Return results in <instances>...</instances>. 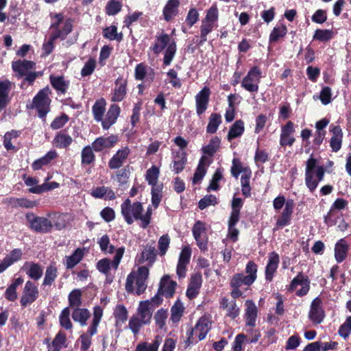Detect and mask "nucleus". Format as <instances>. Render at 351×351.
Masks as SVG:
<instances>
[{
    "label": "nucleus",
    "mask_w": 351,
    "mask_h": 351,
    "mask_svg": "<svg viewBox=\"0 0 351 351\" xmlns=\"http://www.w3.org/2000/svg\"><path fill=\"white\" fill-rule=\"evenodd\" d=\"M202 284V276L201 272L193 274L189 279L186 295L189 300H193L199 293Z\"/></svg>",
    "instance_id": "obj_14"
},
{
    "label": "nucleus",
    "mask_w": 351,
    "mask_h": 351,
    "mask_svg": "<svg viewBox=\"0 0 351 351\" xmlns=\"http://www.w3.org/2000/svg\"><path fill=\"white\" fill-rule=\"evenodd\" d=\"M160 175V169L155 165H152L148 169L145 173V180L149 185H155L158 183Z\"/></svg>",
    "instance_id": "obj_57"
},
{
    "label": "nucleus",
    "mask_w": 351,
    "mask_h": 351,
    "mask_svg": "<svg viewBox=\"0 0 351 351\" xmlns=\"http://www.w3.org/2000/svg\"><path fill=\"white\" fill-rule=\"evenodd\" d=\"M39 296L38 287L32 281L25 282L22 295L20 299L21 307L25 308L34 303Z\"/></svg>",
    "instance_id": "obj_7"
},
{
    "label": "nucleus",
    "mask_w": 351,
    "mask_h": 351,
    "mask_svg": "<svg viewBox=\"0 0 351 351\" xmlns=\"http://www.w3.org/2000/svg\"><path fill=\"white\" fill-rule=\"evenodd\" d=\"M170 36L166 33H162L156 38V41L152 47V50L155 54H159L171 43Z\"/></svg>",
    "instance_id": "obj_35"
},
{
    "label": "nucleus",
    "mask_w": 351,
    "mask_h": 351,
    "mask_svg": "<svg viewBox=\"0 0 351 351\" xmlns=\"http://www.w3.org/2000/svg\"><path fill=\"white\" fill-rule=\"evenodd\" d=\"M71 316L75 322H78L81 326H84L90 317V313L87 308L77 307L73 308Z\"/></svg>",
    "instance_id": "obj_32"
},
{
    "label": "nucleus",
    "mask_w": 351,
    "mask_h": 351,
    "mask_svg": "<svg viewBox=\"0 0 351 351\" xmlns=\"http://www.w3.org/2000/svg\"><path fill=\"white\" fill-rule=\"evenodd\" d=\"M206 224L202 221H197L193 225L192 232L197 245L202 252L208 250V238L206 236Z\"/></svg>",
    "instance_id": "obj_8"
},
{
    "label": "nucleus",
    "mask_w": 351,
    "mask_h": 351,
    "mask_svg": "<svg viewBox=\"0 0 351 351\" xmlns=\"http://www.w3.org/2000/svg\"><path fill=\"white\" fill-rule=\"evenodd\" d=\"M279 263V254L276 252H270L268 256V262L265 269L266 281L270 282L273 280L275 274L277 271Z\"/></svg>",
    "instance_id": "obj_17"
},
{
    "label": "nucleus",
    "mask_w": 351,
    "mask_h": 351,
    "mask_svg": "<svg viewBox=\"0 0 351 351\" xmlns=\"http://www.w3.org/2000/svg\"><path fill=\"white\" fill-rule=\"evenodd\" d=\"M245 304L246 306L244 315L245 326L254 328L256 326V320L258 314L257 307L252 300H247Z\"/></svg>",
    "instance_id": "obj_25"
},
{
    "label": "nucleus",
    "mask_w": 351,
    "mask_h": 351,
    "mask_svg": "<svg viewBox=\"0 0 351 351\" xmlns=\"http://www.w3.org/2000/svg\"><path fill=\"white\" fill-rule=\"evenodd\" d=\"M50 17L55 19V21L51 23L50 25L51 34H55L58 32H62L64 34V38L66 39L67 36L73 31V20L71 18H68L64 21V14L62 13H50Z\"/></svg>",
    "instance_id": "obj_3"
},
{
    "label": "nucleus",
    "mask_w": 351,
    "mask_h": 351,
    "mask_svg": "<svg viewBox=\"0 0 351 351\" xmlns=\"http://www.w3.org/2000/svg\"><path fill=\"white\" fill-rule=\"evenodd\" d=\"M348 205V202L343 198H337L334 203L332 204L330 210L327 213L326 215L324 216V222L327 225L332 226V221L331 220V215L333 212V210H343Z\"/></svg>",
    "instance_id": "obj_43"
},
{
    "label": "nucleus",
    "mask_w": 351,
    "mask_h": 351,
    "mask_svg": "<svg viewBox=\"0 0 351 351\" xmlns=\"http://www.w3.org/2000/svg\"><path fill=\"white\" fill-rule=\"evenodd\" d=\"M207 160H208V158L205 156H202L200 158V159L199 160V163L197 165V167L195 173L193 175V184H197V183L199 182L205 176V175L206 173V165H209V163L208 165H206Z\"/></svg>",
    "instance_id": "obj_36"
},
{
    "label": "nucleus",
    "mask_w": 351,
    "mask_h": 351,
    "mask_svg": "<svg viewBox=\"0 0 351 351\" xmlns=\"http://www.w3.org/2000/svg\"><path fill=\"white\" fill-rule=\"evenodd\" d=\"M26 219L29 223V228L36 232L45 234L52 230V222L46 217H38L29 213L26 214Z\"/></svg>",
    "instance_id": "obj_5"
},
{
    "label": "nucleus",
    "mask_w": 351,
    "mask_h": 351,
    "mask_svg": "<svg viewBox=\"0 0 351 351\" xmlns=\"http://www.w3.org/2000/svg\"><path fill=\"white\" fill-rule=\"evenodd\" d=\"M245 130L244 122L241 120H237L230 128L228 133V140L231 141L240 136H241Z\"/></svg>",
    "instance_id": "obj_41"
},
{
    "label": "nucleus",
    "mask_w": 351,
    "mask_h": 351,
    "mask_svg": "<svg viewBox=\"0 0 351 351\" xmlns=\"http://www.w3.org/2000/svg\"><path fill=\"white\" fill-rule=\"evenodd\" d=\"M180 0H168L162 9V16L165 21H171L178 14Z\"/></svg>",
    "instance_id": "obj_22"
},
{
    "label": "nucleus",
    "mask_w": 351,
    "mask_h": 351,
    "mask_svg": "<svg viewBox=\"0 0 351 351\" xmlns=\"http://www.w3.org/2000/svg\"><path fill=\"white\" fill-rule=\"evenodd\" d=\"M184 311L182 303L178 300L171 308V320L173 323H178L180 321Z\"/></svg>",
    "instance_id": "obj_48"
},
{
    "label": "nucleus",
    "mask_w": 351,
    "mask_h": 351,
    "mask_svg": "<svg viewBox=\"0 0 351 351\" xmlns=\"http://www.w3.org/2000/svg\"><path fill=\"white\" fill-rule=\"evenodd\" d=\"M350 247L346 239H340L336 242L334 249V256L338 263H341L346 259Z\"/></svg>",
    "instance_id": "obj_24"
},
{
    "label": "nucleus",
    "mask_w": 351,
    "mask_h": 351,
    "mask_svg": "<svg viewBox=\"0 0 351 351\" xmlns=\"http://www.w3.org/2000/svg\"><path fill=\"white\" fill-rule=\"evenodd\" d=\"M202 20L217 25L219 10L216 4L212 5L211 7L206 10V16Z\"/></svg>",
    "instance_id": "obj_60"
},
{
    "label": "nucleus",
    "mask_w": 351,
    "mask_h": 351,
    "mask_svg": "<svg viewBox=\"0 0 351 351\" xmlns=\"http://www.w3.org/2000/svg\"><path fill=\"white\" fill-rule=\"evenodd\" d=\"M186 155L185 151H178L173 156L172 171L176 174L180 173L184 169L187 163Z\"/></svg>",
    "instance_id": "obj_30"
},
{
    "label": "nucleus",
    "mask_w": 351,
    "mask_h": 351,
    "mask_svg": "<svg viewBox=\"0 0 351 351\" xmlns=\"http://www.w3.org/2000/svg\"><path fill=\"white\" fill-rule=\"evenodd\" d=\"M243 200L241 197H233L231 202V213L228 225L236 226L240 219L241 209L243 206Z\"/></svg>",
    "instance_id": "obj_23"
},
{
    "label": "nucleus",
    "mask_w": 351,
    "mask_h": 351,
    "mask_svg": "<svg viewBox=\"0 0 351 351\" xmlns=\"http://www.w3.org/2000/svg\"><path fill=\"white\" fill-rule=\"evenodd\" d=\"M58 157V154L56 150L49 151L44 156L36 160L32 164V168L34 171L41 169L44 166H47L51 162V161Z\"/></svg>",
    "instance_id": "obj_28"
},
{
    "label": "nucleus",
    "mask_w": 351,
    "mask_h": 351,
    "mask_svg": "<svg viewBox=\"0 0 351 351\" xmlns=\"http://www.w3.org/2000/svg\"><path fill=\"white\" fill-rule=\"evenodd\" d=\"M177 51L176 43L172 40L167 46L163 58V64L169 66L171 63Z\"/></svg>",
    "instance_id": "obj_54"
},
{
    "label": "nucleus",
    "mask_w": 351,
    "mask_h": 351,
    "mask_svg": "<svg viewBox=\"0 0 351 351\" xmlns=\"http://www.w3.org/2000/svg\"><path fill=\"white\" fill-rule=\"evenodd\" d=\"M211 91L204 86L195 97L196 113L198 116L204 114L208 108Z\"/></svg>",
    "instance_id": "obj_13"
},
{
    "label": "nucleus",
    "mask_w": 351,
    "mask_h": 351,
    "mask_svg": "<svg viewBox=\"0 0 351 351\" xmlns=\"http://www.w3.org/2000/svg\"><path fill=\"white\" fill-rule=\"evenodd\" d=\"M221 123V117L219 114L212 113L209 117V121L206 127V132L214 134L217 132L219 125Z\"/></svg>",
    "instance_id": "obj_53"
},
{
    "label": "nucleus",
    "mask_w": 351,
    "mask_h": 351,
    "mask_svg": "<svg viewBox=\"0 0 351 351\" xmlns=\"http://www.w3.org/2000/svg\"><path fill=\"white\" fill-rule=\"evenodd\" d=\"M157 250L153 245L147 244L143 246V250L136 258V262L138 265L147 263L148 267H152L156 261Z\"/></svg>",
    "instance_id": "obj_10"
},
{
    "label": "nucleus",
    "mask_w": 351,
    "mask_h": 351,
    "mask_svg": "<svg viewBox=\"0 0 351 351\" xmlns=\"http://www.w3.org/2000/svg\"><path fill=\"white\" fill-rule=\"evenodd\" d=\"M72 142V137L66 134L65 130H62L56 134L53 140V145L59 149H66L71 145Z\"/></svg>",
    "instance_id": "obj_29"
},
{
    "label": "nucleus",
    "mask_w": 351,
    "mask_h": 351,
    "mask_svg": "<svg viewBox=\"0 0 351 351\" xmlns=\"http://www.w3.org/2000/svg\"><path fill=\"white\" fill-rule=\"evenodd\" d=\"M118 141V137L116 135H110L107 137L99 136L97 138L93 143L92 145L94 148V151L96 152H102L105 149L111 148Z\"/></svg>",
    "instance_id": "obj_20"
},
{
    "label": "nucleus",
    "mask_w": 351,
    "mask_h": 351,
    "mask_svg": "<svg viewBox=\"0 0 351 351\" xmlns=\"http://www.w3.org/2000/svg\"><path fill=\"white\" fill-rule=\"evenodd\" d=\"M177 282L170 279V276L165 275L160 279L158 293L163 294L166 298H171L175 294Z\"/></svg>",
    "instance_id": "obj_18"
},
{
    "label": "nucleus",
    "mask_w": 351,
    "mask_h": 351,
    "mask_svg": "<svg viewBox=\"0 0 351 351\" xmlns=\"http://www.w3.org/2000/svg\"><path fill=\"white\" fill-rule=\"evenodd\" d=\"M220 144V139L217 136H215L210 139L209 143L204 146L202 149V152L205 154H208L210 156L213 155L217 151Z\"/></svg>",
    "instance_id": "obj_56"
},
{
    "label": "nucleus",
    "mask_w": 351,
    "mask_h": 351,
    "mask_svg": "<svg viewBox=\"0 0 351 351\" xmlns=\"http://www.w3.org/2000/svg\"><path fill=\"white\" fill-rule=\"evenodd\" d=\"M97 332V330H95V332H93L91 328L88 327L87 332L80 336L79 340L81 343V351H87L90 348L92 343V336L96 335Z\"/></svg>",
    "instance_id": "obj_47"
},
{
    "label": "nucleus",
    "mask_w": 351,
    "mask_h": 351,
    "mask_svg": "<svg viewBox=\"0 0 351 351\" xmlns=\"http://www.w3.org/2000/svg\"><path fill=\"white\" fill-rule=\"evenodd\" d=\"M69 307H66L62 309L59 317L60 324L66 330H71L73 328V324L71 322Z\"/></svg>",
    "instance_id": "obj_59"
},
{
    "label": "nucleus",
    "mask_w": 351,
    "mask_h": 351,
    "mask_svg": "<svg viewBox=\"0 0 351 351\" xmlns=\"http://www.w3.org/2000/svg\"><path fill=\"white\" fill-rule=\"evenodd\" d=\"M49 80L52 87L55 90L62 94L66 93L69 82H66L63 76H55L51 75L49 76Z\"/></svg>",
    "instance_id": "obj_37"
},
{
    "label": "nucleus",
    "mask_w": 351,
    "mask_h": 351,
    "mask_svg": "<svg viewBox=\"0 0 351 351\" xmlns=\"http://www.w3.org/2000/svg\"><path fill=\"white\" fill-rule=\"evenodd\" d=\"M199 19V14L195 8H191L185 19V24L189 28L192 27Z\"/></svg>",
    "instance_id": "obj_62"
},
{
    "label": "nucleus",
    "mask_w": 351,
    "mask_h": 351,
    "mask_svg": "<svg viewBox=\"0 0 351 351\" xmlns=\"http://www.w3.org/2000/svg\"><path fill=\"white\" fill-rule=\"evenodd\" d=\"M243 285H244V282L233 275L230 281V287L232 289L230 295L233 299L232 300L245 297L243 291L240 290V287Z\"/></svg>",
    "instance_id": "obj_42"
},
{
    "label": "nucleus",
    "mask_w": 351,
    "mask_h": 351,
    "mask_svg": "<svg viewBox=\"0 0 351 351\" xmlns=\"http://www.w3.org/2000/svg\"><path fill=\"white\" fill-rule=\"evenodd\" d=\"M121 113V108L117 104H112L110 106L105 117L101 122L104 130H108L114 125Z\"/></svg>",
    "instance_id": "obj_21"
},
{
    "label": "nucleus",
    "mask_w": 351,
    "mask_h": 351,
    "mask_svg": "<svg viewBox=\"0 0 351 351\" xmlns=\"http://www.w3.org/2000/svg\"><path fill=\"white\" fill-rule=\"evenodd\" d=\"M167 317L168 312L167 309L160 308L155 313L154 318L156 325L159 329L162 330L165 328Z\"/></svg>",
    "instance_id": "obj_58"
},
{
    "label": "nucleus",
    "mask_w": 351,
    "mask_h": 351,
    "mask_svg": "<svg viewBox=\"0 0 351 351\" xmlns=\"http://www.w3.org/2000/svg\"><path fill=\"white\" fill-rule=\"evenodd\" d=\"M94 148L93 145L85 146L81 152V164L83 166L93 165L95 160L96 156L94 154Z\"/></svg>",
    "instance_id": "obj_38"
},
{
    "label": "nucleus",
    "mask_w": 351,
    "mask_h": 351,
    "mask_svg": "<svg viewBox=\"0 0 351 351\" xmlns=\"http://www.w3.org/2000/svg\"><path fill=\"white\" fill-rule=\"evenodd\" d=\"M66 347V334L62 330H60L51 342L52 351H60L62 348Z\"/></svg>",
    "instance_id": "obj_49"
},
{
    "label": "nucleus",
    "mask_w": 351,
    "mask_h": 351,
    "mask_svg": "<svg viewBox=\"0 0 351 351\" xmlns=\"http://www.w3.org/2000/svg\"><path fill=\"white\" fill-rule=\"evenodd\" d=\"M308 318L314 325H318L324 321L325 311L322 306V300L319 297L315 298L311 302Z\"/></svg>",
    "instance_id": "obj_9"
},
{
    "label": "nucleus",
    "mask_w": 351,
    "mask_h": 351,
    "mask_svg": "<svg viewBox=\"0 0 351 351\" xmlns=\"http://www.w3.org/2000/svg\"><path fill=\"white\" fill-rule=\"evenodd\" d=\"M57 276L58 269L55 265H50L49 266L47 267L43 285L51 286L56 280Z\"/></svg>",
    "instance_id": "obj_52"
},
{
    "label": "nucleus",
    "mask_w": 351,
    "mask_h": 351,
    "mask_svg": "<svg viewBox=\"0 0 351 351\" xmlns=\"http://www.w3.org/2000/svg\"><path fill=\"white\" fill-rule=\"evenodd\" d=\"M128 80L123 76H119L114 82L111 101L120 102L123 101L127 95Z\"/></svg>",
    "instance_id": "obj_16"
},
{
    "label": "nucleus",
    "mask_w": 351,
    "mask_h": 351,
    "mask_svg": "<svg viewBox=\"0 0 351 351\" xmlns=\"http://www.w3.org/2000/svg\"><path fill=\"white\" fill-rule=\"evenodd\" d=\"M310 280L308 276L302 272H299L298 275L293 278L290 285L287 287V289L289 292H293L298 286H302V288L297 290L295 295L298 297L306 295L310 290Z\"/></svg>",
    "instance_id": "obj_6"
},
{
    "label": "nucleus",
    "mask_w": 351,
    "mask_h": 351,
    "mask_svg": "<svg viewBox=\"0 0 351 351\" xmlns=\"http://www.w3.org/2000/svg\"><path fill=\"white\" fill-rule=\"evenodd\" d=\"M51 93L49 88L46 86L37 93L32 101V108L36 109L38 117L44 121H45L46 116L50 111L51 100L49 95Z\"/></svg>",
    "instance_id": "obj_1"
},
{
    "label": "nucleus",
    "mask_w": 351,
    "mask_h": 351,
    "mask_svg": "<svg viewBox=\"0 0 351 351\" xmlns=\"http://www.w3.org/2000/svg\"><path fill=\"white\" fill-rule=\"evenodd\" d=\"M317 160L313 157L311 156L306 161V169H305V184L311 186L314 185V182H312V174H315L317 169Z\"/></svg>",
    "instance_id": "obj_39"
},
{
    "label": "nucleus",
    "mask_w": 351,
    "mask_h": 351,
    "mask_svg": "<svg viewBox=\"0 0 351 351\" xmlns=\"http://www.w3.org/2000/svg\"><path fill=\"white\" fill-rule=\"evenodd\" d=\"M25 268H28L26 271L27 275L34 280L40 279L43 274V270L40 265L34 262H25Z\"/></svg>",
    "instance_id": "obj_34"
},
{
    "label": "nucleus",
    "mask_w": 351,
    "mask_h": 351,
    "mask_svg": "<svg viewBox=\"0 0 351 351\" xmlns=\"http://www.w3.org/2000/svg\"><path fill=\"white\" fill-rule=\"evenodd\" d=\"M12 89V82L9 80L0 81V110L5 108L10 101L9 93Z\"/></svg>",
    "instance_id": "obj_26"
},
{
    "label": "nucleus",
    "mask_w": 351,
    "mask_h": 351,
    "mask_svg": "<svg viewBox=\"0 0 351 351\" xmlns=\"http://www.w3.org/2000/svg\"><path fill=\"white\" fill-rule=\"evenodd\" d=\"M82 292L79 289H75L72 290L69 295V307L72 308H75L80 307L82 304Z\"/></svg>",
    "instance_id": "obj_46"
},
{
    "label": "nucleus",
    "mask_w": 351,
    "mask_h": 351,
    "mask_svg": "<svg viewBox=\"0 0 351 351\" xmlns=\"http://www.w3.org/2000/svg\"><path fill=\"white\" fill-rule=\"evenodd\" d=\"M58 39L61 40H65L62 32H58L55 34H50L48 41L44 43L43 45V51L45 56H48L53 51L54 49V41Z\"/></svg>",
    "instance_id": "obj_40"
},
{
    "label": "nucleus",
    "mask_w": 351,
    "mask_h": 351,
    "mask_svg": "<svg viewBox=\"0 0 351 351\" xmlns=\"http://www.w3.org/2000/svg\"><path fill=\"white\" fill-rule=\"evenodd\" d=\"M143 212V206L140 202L132 203L131 200L128 198L121 205V215L128 225L132 224L134 220L141 221Z\"/></svg>",
    "instance_id": "obj_2"
},
{
    "label": "nucleus",
    "mask_w": 351,
    "mask_h": 351,
    "mask_svg": "<svg viewBox=\"0 0 351 351\" xmlns=\"http://www.w3.org/2000/svg\"><path fill=\"white\" fill-rule=\"evenodd\" d=\"M287 32L286 25H281L274 27L269 35V40L271 42H277L280 38H283Z\"/></svg>",
    "instance_id": "obj_63"
},
{
    "label": "nucleus",
    "mask_w": 351,
    "mask_h": 351,
    "mask_svg": "<svg viewBox=\"0 0 351 351\" xmlns=\"http://www.w3.org/2000/svg\"><path fill=\"white\" fill-rule=\"evenodd\" d=\"M106 101L103 97L97 99L93 104L92 107V112L93 118L97 122L102 121L106 112Z\"/></svg>",
    "instance_id": "obj_31"
},
{
    "label": "nucleus",
    "mask_w": 351,
    "mask_h": 351,
    "mask_svg": "<svg viewBox=\"0 0 351 351\" xmlns=\"http://www.w3.org/2000/svg\"><path fill=\"white\" fill-rule=\"evenodd\" d=\"M245 271L247 274L245 276L243 273H237L234 276L243 281L245 286L250 287L257 278L258 266L253 261H250L247 263Z\"/></svg>",
    "instance_id": "obj_11"
},
{
    "label": "nucleus",
    "mask_w": 351,
    "mask_h": 351,
    "mask_svg": "<svg viewBox=\"0 0 351 351\" xmlns=\"http://www.w3.org/2000/svg\"><path fill=\"white\" fill-rule=\"evenodd\" d=\"M295 203L293 199H287L286 207L284 208L282 212L278 217L276 226L277 229L282 228L291 224Z\"/></svg>",
    "instance_id": "obj_12"
},
{
    "label": "nucleus",
    "mask_w": 351,
    "mask_h": 351,
    "mask_svg": "<svg viewBox=\"0 0 351 351\" xmlns=\"http://www.w3.org/2000/svg\"><path fill=\"white\" fill-rule=\"evenodd\" d=\"M36 68V63L27 60H18L12 62V69L16 73L17 78L23 77L32 69Z\"/></svg>",
    "instance_id": "obj_19"
},
{
    "label": "nucleus",
    "mask_w": 351,
    "mask_h": 351,
    "mask_svg": "<svg viewBox=\"0 0 351 351\" xmlns=\"http://www.w3.org/2000/svg\"><path fill=\"white\" fill-rule=\"evenodd\" d=\"M333 36L334 32L332 29H317L315 30L313 38L315 40L326 43L330 40Z\"/></svg>",
    "instance_id": "obj_55"
},
{
    "label": "nucleus",
    "mask_w": 351,
    "mask_h": 351,
    "mask_svg": "<svg viewBox=\"0 0 351 351\" xmlns=\"http://www.w3.org/2000/svg\"><path fill=\"white\" fill-rule=\"evenodd\" d=\"M130 154V149L128 146L118 149L109 160L108 166L110 169H119L124 164Z\"/></svg>",
    "instance_id": "obj_15"
},
{
    "label": "nucleus",
    "mask_w": 351,
    "mask_h": 351,
    "mask_svg": "<svg viewBox=\"0 0 351 351\" xmlns=\"http://www.w3.org/2000/svg\"><path fill=\"white\" fill-rule=\"evenodd\" d=\"M217 26L218 25L217 24H213L202 20L201 25L199 27V40H197L195 43L198 46H202L207 41L208 35L213 32L215 27H217Z\"/></svg>",
    "instance_id": "obj_27"
},
{
    "label": "nucleus",
    "mask_w": 351,
    "mask_h": 351,
    "mask_svg": "<svg viewBox=\"0 0 351 351\" xmlns=\"http://www.w3.org/2000/svg\"><path fill=\"white\" fill-rule=\"evenodd\" d=\"M160 345L159 340L156 338L152 343L142 342L136 347V351H158Z\"/></svg>",
    "instance_id": "obj_64"
},
{
    "label": "nucleus",
    "mask_w": 351,
    "mask_h": 351,
    "mask_svg": "<svg viewBox=\"0 0 351 351\" xmlns=\"http://www.w3.org/2000/svg\"><path fill=\"white\" fill-rule=\"evenodd\" d=\"M195 332L198 336L199 341L203 340L209 331L208 322L206 319L201 317L196 323L195 327Z\"/></svg>",
    "instance_id": "obj_44"
},
{
    "label": "nucleus",
    "mask_w": 351,
    "mask_h": 351,
    "mask_svg": "<svg viewBox=\"0 0 351 351\" xmlns=\"http://www.w3.org/2000/svg\"><path fill=\"white\" fill-rule=\"evenodd\" d=\"M325 173V168L324 166H318L315 170V174H312V182H314V185L313 186H311L308 184L306 185V187L308 189V190L313 193L315 189H317L318 184L319 182L322 181L324 180Z\"/></svg>",
    "instance_id": "obj_51"
},
{
    "label": "nucleus",
    "mask_w": 351,
    "mask_h": 351,
    "mask_svg": "<svg viewBox=\"0 0 351 351\" xmlns=\"http://www.w3.org/2000/svg\"><path fill=\"white\" fill-rule=\"evenodd\" d=\"M114 315L116 319V325L117 326L119 323L126 322L128 317V312L124 305L120 304L116 307Z\"/></svg>",
    "instance_id": "obj_61"
},
{
    "label": "nucleus",
    "mask_w": 351,
    "mask_h": 351,
    "mask_svg": "<svg viewBox=\"0 0 351 351\" xmlns=\"http://www.w3.org/2000/svg\"><path fill=\"white\" fill-rule=\"evenodd\" d=\"M84 252L81 248H77L71 256H66V267L68 269L73 268L83 258Z\"/></svg>",
    "instance_id": "obj_45"
},
{
    "label": "nucleus",
    "mask_w": 351,
    "mask_h": 351,
    "mask_svg": "<svg viewBox=\"0 0 351 351\" xmlns=\"http://www.w3.org/2000/svg\"><path fill=\"white\" fill-rule=\"evenodd\" d=\"M138 314L140 320L145 324V325L149 324L152 317V313L149 309V301H142L139 304L138 308Z\"/></svg>",
    "instance_id": "obj_33"
},
{
    "label": "nucleus",
    "mask_w": 351,
    "mask_h": 351,
    "mask_svg": "<svg viewBox=\"0 0 351 351\" xmlns=\"http://www.w3.org/2000/svg\"><path fill=\"white\" fill-rule=\"evenodd\" d=\"M130 166L128 165L120 169H117L115 172L116 180L119 182V186H123L128 183L130 175Z\"/></svg>",
    "instance_id": "obj_50"
},
{
    "label": "nucleus",
    "mask_w": 351,
    "mask_h": 351,
    "mask_svg": "<svg viewBox=\"0 0 351 351\" xmlns=\"http://www.w3.org/2000/svg\"><path fill=\"white\" fill-rule=\"evenodd\" d=\"M261 69L257 66H254L247 72L246 76L241 81V86L250 93H257L258 91L261 78L262 77Z\"/></svg>",
    "instance_id": "obj_4"
}]
</instances>
